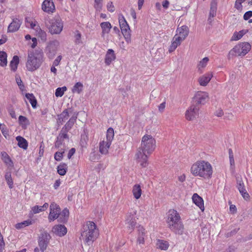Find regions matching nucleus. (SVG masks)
Returning <instances> with one entry per match:
<instances>
[{"instance_id": "nucleus-1", "label": "nucleus", "mask_w": 252, "mask_h": 252, "mask_svg": "<svg viewBox=\"0 0 252 252\" xmlns=\"http://www.w3.org/2000/svg\"><path fill=\"white\" fill-rule=\"evenodd\" d=\"M156 140L151 135H145L142 138L141 147L136 154L138 162L142 167H146L148 164V159L155 150Z\"/></svg>"}, {"instance_id": "nucleus-2", "label": "nucleus", "mask_w": 252, "mask_h": 252, "mask_svg": "<svg viewBox=\"0 0 252 252\" xmlns=\"http://www.w3.org/2000/svg\"><path fill=\"white\" fill-rule=\"evenodd\" d=\"M168 227L175 234L182 235L184 233V225L178 211L170 209L167 214L166 220Z\"/></svg>"}, {"instance_id": "nucleus-3", "label": "nucleus", "mask_w": 252, "mask_h": 252, "mask_svg": "<svg viewBox=\"0 0 252 252\" xmlns=\"http://www.w3.org/2000/svg\"><path fill=\"white\" fill-rule=\"evenodd\" d=\"M190 172L194 176L210 179L212 176L213 168L209 162L200 160L197 161L191 165Z\"/></svg>"}, {"instance_id": "nucleus-4", "label": "nucleus", "mask_w": 252, "mask_h": 252, "mask_svg": "<svg viewBox=\"0 0 252 252\" xmlns=\"http://www.w3.org/2000/svg\"><path fill=\"white\" fill-rule=\"evenodd\" d=\"M44 62V55L42 52L28 53L27 61L26 63L27 70L33 72L38 69Z\"/></svg>"}, {"instance_id": "nucleus-5", "label": "nucleus", "mask_w": 252, "mask_h": 252, "mask_svg": "<svg viewBox=\"0 0 252 252\" xmlns=\"http://www.w3.org/2000/svg\"><path fill=\"white\" fill-rule=\"evenodd\" d=\"M82 237L85 238V242L90 245L97 238L99 234L98 229L95 223L92 221H88L83 226Z\"/></svg>"}, {"instance_id": "nucleus-6", "label": "nucleus", "mask_w": 252, "mask_h": 252, "mask_svg": "<svg viewBox=\"0 0 252 252\" xmlns=\"http://www.w3.org/2000/svg\"><path fill=\"white\" fill-rule=\"evenodd\" d=\"M251 49V44L246 42H242L235 45L228 53V58L236 56L243 57Z\"/></svg>"}, {"instance_id": "nucleus-7", "label": "nucleus", "mask_w": 252, "mask_h": 252, "mask_svg": "<svg viewBox=\"0 0 252 252\" xmlns=\"http://www.w3.org/2000/svg\"><path fill=\"white\" fill-rule=\"evenodd\" d=\"M71 127H63L55 142V147L58 149H64L69 141L68 131Z\"/></svg>"}, {"instance_id": "nucleus-8", "label": "nucleus", "mask_w": 252, "mask_h": 252, "mask_svg": "<svg viewBox=\"0 0 252 252\" xmlns=\"http://www.w3.org/2000/svg\"><path fill=\"white\" fill-rule=\"evenodd\" d=\"M119 22L122 33L127 44L131 42L130 29L125 17L122 14L119 15Z\"/></svg>"}, {"instance_id": "nucleus-9", "label": "nucleus", "mask_w": 252, "mask_h": 252, "mask_svg": "<svg viewBox=\"0 0 252 252\" xmlns=\"http://www.w3.org/2000/svg\"><path fill=\"white\" fill-rule=\"evenodd\" d=\"M50 26L49 28L50 32L52 34H60L63 30V22L60 17H56L50 20Z\"/></svg>"}, {"instance_id": "nucleus-10", "label": "nucleus", "mask_w": 252, "mask_h": 252, "mask_svg": "<svg viewBox=\"0 0 252 252\" xmlns=\"http://www.w3.org/2000/svg\"><path fill=\"white\" fill-rule=\"evenodd\" d=\"M50 239L51 236L47 231H44L40 233L38 239V244L42 252L46 250Z\"/></svg>"}, {"instance_id": "nucleus-11", "label": "nucleus", "mask_w": 252, "mask_h": 252, "mask_svg": "<svg viewBox=\"0 0 252 252\" xmlns=\"http://www.w3.org/2000/svg\"><path fill=\"white\" fill-rule=\"evenodd\" d=\"M60 43L57 40L50 41L45 49L46 54L49 58L53 59L56 55Z\"/></svg>"}, {"instance_id": "nucleus-12", "label": "nucleus", "mask_w": 252, "mask_h": 252, "mask_svg": "<svg viewBox=\"0 0 252 252\" xmlns=\"http://www.w3.org/2000/svg\"><path fill=\"white\" fill-rule=\"evenodd\" d=\"M61 209L58 204L52 202L50 205V213L48 216V220L50 222L54 221L59 217Z\"/></svg>"}, {"instance_id": "nucleus-13", "label": "nucleus", "mask_w": 252, "mask_h": 252, "mask_svg": "<svg viewBox=\"0 0 252 252\" xmlns=\"http://www.w3.org/2000/svg\"><path fill=\"white\" fill-rule=\"evenodd\" d=\"M199 111L198 105H191L186 112V118L189 121L193 120L198 116Z\"/></svg>"}, {"instance_id": "nucleus-14", "label": "nucleus", "mask_w": 252, "mask_h": 252, "mask_svg": "<svg viewBox=\"0 0 252 252\" xmlns=\"http://www.w3.org/2000/svg\"><path fill=\"white\" fill-rule=\"evenodd\" d=\"M136 214V211L134 210H130L127 214L126 218V223L127 224V227H129L130 231H132L135 224L136 220L135 216Z\"/></svg>"}, {"instance_id": "nucleus-15", "label": "nucleus", "mask_w": 252, "mask_h": 252, "mask_svg": "<svg viewBox=\"0 0 252 252\" xmlns=\"http://www.w3.org/2000/svg\"><path fill=\"white\" fill-rule=\"evenodd\" d=\"M209 96L208 93L205 92L198 91L194 96V101L196 102L195 105L204 104L208 100Z\"/></svg>"}, {"instance_id": "nucleus-16", "label": "nucleus", "mask_w": 252, "mask_h": 252, "mask_svg": "<svg viewBox=\"0 0 252 252\" xmlns=\"http://www.w3.org/2000/svg\"><path fill=\"white\" fill-rule=\"evenodd\" d=\"M42 10L48 13H53L55 11V6L53 0H44L41 5Z\"/></svg>"}, {"instance_id": "nucleus-17", "label": "nucleus", "mask_w": 252, "mask_h": 252, "mask_svg": "<svg viewBox=\"0 0 252 252\" xmlns=\"http://www.w3.org/2000/svg\"><path fill=\"white\" fill-rule=\"evenodd\" d=\"M67 232V228L63 224L55 225L52 229V232L59 237L64 236Z\"/></svg>"}, {"instance_id": "nucleus-18", "label": "nucleus", "mask_w": 252, "mask_h": 252, "mask_svg": "<svg viewBox=\"0 0 252 252\" xmlns=\"http://www.w3.org/2000/svg\"><path fill=\"white\" fill-rule=\"evenodd\" d=\"M189 33V28L186 25H183L180 27H178L176 31L175 35L180 37L181 39L184 40L188 36Z\"/></svg>"}, {"instance_id": "nucleus-19", "label": "nucleus", "mask_w": 252, "mask_h": 252, "mask_svg": "<svg viewBox=\"0 0 252 252\" xmlns=\"http://www.w3.org/2000/svg\"><path fill=\"white\" fill-rule=\"evenodd\" d=\"M72 110L71 108L65 109L59 115H58V123L59 125H62L68 119L69 116L72 114Z\"/></svg>"}, {"instance_id": "nucleus-20", "label": "nucleus", "mask_w": 252, "mask_h": 252, "mask_svg": "<svg viewBox=\"0 0 252 252\" xmlns=\"http://www.w3.org/2000/svg\"><path fill=\"white\" fill-rule=\"evenodd\" d=\"M22 24V21L18 18H14L7 28L8 32H14L17 31Z\"/></svg>"}, {"instance_id": "nucleus-21", "label": "nucleus", "mask_w": 252, "mask_h": 252, "mask_svg": "<svg viewBox=\"0 0 252 252\" xmlns=\"http://www.w3.org/2000/svg\"><path fill=\"white\" fill-rule=\"evenodd\" d=\"M213 73L211 72H208L205 74L200 76L198 79V82L200 85L202 86H206L210 81L213 77Z\"/></svg>"}, {"instance_id": "nucleus-22", "label": "nucleus", "mask_w": 252, "mask_h": 252, "mask_svg": "<svg viewBox=\"0 0 252 252\" xmlns=\"http://www.w3.org/2000/svg\"><path fill=\"white\" fill-rule=\"evenodd\" d=\"M69 215V212L68 209L66 208L63 210L62 212L60 211L58 218V221L60 223H66L68 219Z\"/></svg>"}, {"instance_id": "nucleus-23", "label": "nucleus", "mask_w": 252, "mask_h": 252, "mask_svg": "<svg viewBox=\"0 0 252 252\" xmlns=\"http://www.w3.org/2000/svg\"><path fill=\"white\" fill-rule=\"evenodd\" d=\"M192 202L202 211L204 210V201L197 193H194L192 197Z\"/></svg>"}, {"instance_id": "nucleus-24", "label": "nucleus", "mask_w": 252, "mask_h": 252, "mask_svg": "<svg viewBox=\"0 0 252 252\" xmlns=\"http://www.w3.org/2000/svg\"><path fill=\"white\" fill-rule=\"evenodd\" d=\"M100 26L102 30L101 37L104 38L110 32L112 28L111 24L109 22H104L100 23Z\"/></svg>"}, {"instance_id": "nucleus-25", "label": "nucleus", "mask_w": 252, "mask_h": 252, "mask_svg": "<svg viewBox=\"0 0 252 252\" xmlns=\"http://www.w3.org/2000/svg\"><path fill=\"white\" fill-rule=\"evenodd\" d=\"M116 59V55L113 50L109 49L107 50L105 55V63L110 65Z\"/></svg>"}, {"instance_id": "nucleus-26", "label": "nucleus", "mask_w": 252, "mask_h": 252, "mask_svg": "<svg viewBox=\"0 0 252 252\" xmlns=\"http://www.w3.org/2000/svg\"><path fill=\"white\" fill-rule=\"evenodd\" d=\"M0 156L1 159L8 167H13L14 166L13 161L6 152H1Z\"/></svg>"}, {"instance_id": "nucleus-27", "label": "nucleus", "mask_w": 252, "mask_h": 252, "mask_svg": "<svg viewBox=\"0 0 252 252\" xmlns=\"http://www.w3.org/2000/svg\"><path fill=\"white\" fill-rule=\"evenodd\" d=\"M111 143L106 141H102L99 143V152L101 154L106 155L108 152V149L110 148Z\"/></svg>"}, {"instance_id": "nucleus-28", "label": "nucleus", "mask_w": 252, "mask_h": 252, "mask_svg": "<svg viewBox=\"0 0 252 252\" xmlns=\"http://www.w3.org/2000/svg\"><path fill=\"white\" fill-rule=\"evenodd\" d=\"M156 245L157 248L162 251H166L169 247V242L162 239H158Z\"/></svg>"}, {"instance_id": "nucleus-29", "label": "nucleus", "mask_w": 252, "mask_h": 252, "mask_svg": "<svg viewBox=\"0 0 252 252\" xmlns=\"http://www.w3.org/2000/svg\"><path fill=\"white\" fill-rule=\"evenodd\" d=\"M209 59L208 57H205L202 59L198 63L197 66V71L199 73H202L204 71V68L207 66Z\"/></svg>"}, {"instance_id": "nucleus-30", "label": "nucleus", "mask_w": 252, "mask_h": 252, "mask_svg": "<svg viewBox=\"0 0 252 252\" xmlns=\"http://www.w3.org/2000/svg\"><path fill=\"white\" fill-rule=\"evenodd\" d=\"M36 35L39 38L42 42H45L47 40V33L42 30L40 26H37L35 29Z\"/></svg>"}, {"instance_id": "nucleus-31", "label": "nucleus", "mask_w": 252, "mask_h": 252, "mask_svg": "<svg viewBox=\"0 0 252 252\" xmlns=\"http://www.w3.org/2000/svg\"><path fill=\"white\" fill-rule=\"evenodd\" d=\"M132 192L135 199H139L142 194V189L140 185L139 184L134 185L132 188Z\"/></svg>"}, {"instance_id": "nucleus-32", "label": "nucleus", "mask_w": 252, "mask_h": 252, "mask_svg": "<svg viewBox=\"0 0 252 252\" xmlns=\"http://www.w3.org/2000/svg\"><path fill=\"white\" fill-rule=\"evenodd\" d=\"M16 140L18 142V146L24 150H27L28 147L27 141L23 137L18 136L16 137Z\"/></svg>"}, {"instance_id": "nucleus-33", "label": "nucleus", "mask_w": 252, "mask_h": 252, "mask_svg": "<svg viewBox=\"0 0 252 252\" xmlns=\"http://www.w3.org/2000/svg\"><path fill=\"white\" fill-rule=\"evenodd\" d=\"M138 235L137 238V243L139 244H144L145 242L144 236H145V229L143 226H139L138 227Z\"/></svg>"}, {"instance_id": "nucleus-34", "label": "nucleus", "mask_w": 252, "mask_h": 252, "mask_svg": "<svg viewBox=\"0 0 252 252\" xmlns=\"http://www.w3.org/2000/svg\"><path fill=\"white\" fill-rule=\"evenodd\" d=\"M57 173L59 175L63 176L67 171V165L64 162H62L57 166Z\"/></svg>"}, {"instance_id": "nucleus-35", "label": "nucleus", "mask_w": 252, "mask_h": 252, "mask_svg": "<svg viewBox=\"0 0 252 252\" xmlns=\"http://www.w3.org/2000/svg\"><path fill=\"white\" fill-rule=\"evenodd\" d=\"M19 63V58L17 56H14L10 63V67L11 70L15 71Z\"/></svg>"}, {"instance_id": "nucleus-36", "label": "nucleus", "mask_w": 252, "mask_h": 252, "mask_svg": "<svg viewBox=\"0 0 252 252\" xmlns=\"http://www.w3.org/2000/svg\"><path fill=\"white\" fill-rule=\"evenodd\" d=\"M7 55L4 51H0V66L4 67L7 65Z\"/></svg>"}, {"instance_id": "nucleus-37", "label": "nucleus", "mask_w": 252, "mask_h": 252, "mask_svg": "<svg viewBox=\"0 0 252 252\" xmlns=\"http://www.w3.org/2000/svg\"><path fill=\"white\" fill-rule=\"evenodd\" d=\"M217 9V0H212L211 2L210 10L209 14L210 17H214L216 15Z\"/></svg>"}, {"instance_id": "nucleus-38", "label": "nucleus", "mask_w": 252, "mask_h": 252, "mask_svg": "<svg viewBox=\"0 0 252 252\" xmlns=\"http://www.w3.org/2000/svg\"><path fill=\"white\" fill-rule=\"evenodd\" d=\"M32 223L31 220L28 219L21 222L17 223L15 224V227L17 229H21L26 226H28L32 224Z\"/></svg>"}, {"instance_id": "nucleus-39", "label": "nucleus", "mask_w": 252, "mask_h": 252, "mask_svg": "<svg viewBox=\"0 0 252 252\" xmlns=\"http://www.w3.org/2000/svg\"><path fill=\"white\" fill-rule=\"evenodd\" d=\"M114 130L112 127H109L106 132V141L111 144L114 138Z\"/></svg>"}, {"instance_id": "nucleus-40", "label": "nucleus", "mask_w": 252, "mask_h": 252, "mask_svg": "<svg viewBox=\"0 0 252 252\" xmlns=\"http://www.w3.org/2000/svg\"><path fill=\"white\" fill-rule=\"evenodd\" d=\"M83 88V85L82 83L79 82H77L72 89V92L73 93H77L79 94L82 91Z\"/></svg>"}, {"instance_id": "nucleus-41", "label": "nucleus", "mask_w": 252, "mask_h": 252, "mask_svg": "<svg viewBox=\"0 0 252 252\" xmlns=\"http://www.w3.org/2000/svg\"><path fill=\"white\" fill-rule=\"evenodd\" d=\"M5 179L7 182V184L10 189L13 188V182L11 177V174L10 172H7L5 174Z\"/></svg>"}, {"instance_id": "nucleus-42", "label": "nucleus", "mask_w": 252, "mask_h": 252, "mask_svg": "<svg viewBox=\"0 0 252 252\" xmlns=\"http://www.w3.org/2000/svg\"><path fill=\"white\" fill-rule=\"evenodd\" d=\"M26 98L29 100L31 103L32 107L34 108L36 105V100L32 94H26Z\"/></svg>"}, {"instance_id": "nucleus-43", "label": "nucleus", "mask_w": 252, "mask_h": 252, "mask_svg": "<svg viewBox=\"0 0 252 252\" xmlns=\"http://www.w3.org/2000/svg\"><path fill=\"white\" fill-rule=\"evenodd\" d=\"M60 151L56 152L54 154V159L57 161H61L63 157V154L65 152V149H59Z\"/></svg>"}, {"instance_id": "nucleus-44", "label": "nucleus", "mask_w": 252, "mask_h": 252, "mask_svg": "<svg viewBox=\"0 0 252 252\" xmlns=\"http://www.w3.org/2000/svg\"><path fill=\"white\" fill-rule=\"evenodd\" d=\"M67 90V88L65 87V86H63V87H59V88H58L56 90V92H55V95L57 97H62L64 92Z\"/></svg>"}, {"instance_id": "nucleus-45", "label": "nucleus", "mask_w": 252, "mask_h": 252, "mask_svg": "<svg viewBox=\"0 0 252 252\" xmlns=\"http://www.w3.org/2000/svg\"><path fill=\"white\" fill-rule=\"evenodd\" d=\"M228 155H229V162H230V167L231 168H234L235 167V161H234L233 153L232 150L231 149H229Z\"/></svg>"}, {"instance_id": "nucleus-46", "label": "nucleus", "mask_w": 252, "mask_h": 252, "mask_svg": "<svg viewBox=\"0 0 252 252\" xmlns=\"http://www.w3.org/2000/svg\"><path fill=\"white\" fill-rule=\"evenodd\" d=\"M94 7L97 11L100 12L102 8V0H94Z\"/></svg>"}, {"instance_id": "nucleus-47", "label": "nucleus", "mask_w": 252, "mask_h": 252, "mask_svg": "<svg viewBox=\"0 0 252 252\" xmlns=\"http://www.w3.org/2000/svg\"><path fill=\"white\" fill-rule=\"evenodd\" d=\"M237 188L240 191L241 189H245L244 183L241 178H237Z\"/></svg>"}, {"instance_id": "nucleus-48", "label": "nucleus", "mask_w": 252, "mask_h": 252, "mask_svg": "<svg viewBox=\"0 0 252 252\" xmlns=\"http://www.w3.org/2000/svg\"><path fill=\"white\" fill-rule=\"evenodd\" d=\"M77 119V115L74 113L71 117L70 118L69 121L67 123V125H65V126H72L74 125L75 123L76 122Z\"/></svg>"}, {"instance_id": "nucleus-49", "label": "nucleus", "mask_w": 252, "mask_h": 252, "mask_svg": "<svg viewBox=\"0 0 252 252\" xmlns=\"http://www.w3.org/2000/svg\"><path fill=\"white\" fill-rule=\"evenodd\" d=\"M32 214H35L40 212H43V209L41 208V206L35 205L32 208Z\"/></svg>"}, {"instance_id": "nucleus-50", "label": "nucleus", "mask_w": 252, "mask_h": 252, "mask_svg": "<svg viewBox=\"0 0 252 252\" xmlns=\"http://www.w3.org/2000/svg\"><path fill=\"white\" fill-rule=\"evenodd\" d=\"M178 46L179 45L172 39L171 44L169 47V52L170 53L173 52Z\"/></svg>"}, {"instance_id": "nucleus-51", "label": "nucleus", "mask_w": 252, "mask_h": 252, "mask_svg": "<svg viewBox=\"0 0 252 252\" xmlns=\"http://www.w3.org/2000/svg\"><path fill=\"white\" fill-rule=\"evenodd\" d=\"M27 24H29L30 26V28L32 29H33L35 31L36 28L37 26H39L37 24V22L34 20H30L29 21H27Z\"/></svg>"}, {"instance_id": "nucleus-52", "label": "nucleus", "mask_w": 252, "mask_h": 252, "mask_svg": "<svg viewBox=\"0 0 252 252\" xmlns=\"http://www.w3.org/2000/svg\"><path fill=\"white\" fill-rule=\"evenodd\" d=\"M81 38V33L78 31H76L75 35V42L76 44H79L82 43Z\"/></svg>"}, {"instance_id": "nucleus-53", "label": "nucleus", "mask_w": 252, "mask_h": 252, "mask_svg": "<svg viewBox=\"0 0 252 252\" xmlns=\"http://www.w3.org/2000/svg\"><path fill=\"white\" fill-rule=\"evenodd\" d=\"M16 81L17 85L19 86V89L23 91L24 89V86L23 84L22 81L21 80L20 77L17 76L16 77Z\"/></svg>"}, {"instance_id": "nucleus-54", "label": "nucleus", "mask_w": 252, "mask_h": 252, "mask_svg": "<svg viewBox=\"0 0 252 252\" xmlns=\"http://www.w3.org/2000/svg\"><path fill=\"white\" fill-rule=\"evenodd\" d=\"M106 7L108 11L110 12H113L115 11V8L112 1L108 2Z\"/></svg>"}, {"instance_id": "nucleus-55", "label": "nucleus", "mask_w": 252, "mask_h": 252, "mask_svg": "<svg viewBox=\"0 0 252 252\" xmlns=\"http://www.w3.org/2000/svg\"><path fill=\"white\" fill-rule=\"evenodd\" d=\"M242 38L241 36L239 34V33H238V32H235L232 37H231V40H233V41H237V40H239L240 39H241Z\"/></svg>"}, {"instance_id": "nucleus-56", "label": "nucleus", "mask_w": 252, "mask_h": 252, "mask_svg": "<svg viewBox=\"0 0 252 252\" xmlns=\"http://www.w3.org/2000/svg\"><path fill=\"white\" fill-rule=\"evenodd\" d=\"M28 121V119L26 117L23 116H20L19 117V122L20 125H26L27 123V122Z\"/></svg>"}, {"instance_id": "nucleus-57", "label": "nucleus", "mask_w": 252, "mask_h": 252, "mask_svg": "<svg viewBox=\"0 0 252 252\" xmlns=\"http://www.w3.org/2000/svg\"><path fill=\"white\" fill-rule=\"evenodd\" d=\"M252 17V11H248L247 12H246L244 16H243V18L245 20L247 21V20H249V19L250 18H251Z\"/></svg>"}, {"instance_id": "nucleus-58", "label": "nucleus", "mask_w": 252, "mask_h": 252, "mask_svg": "<svg viewBox=\"0 0 252 252\" xmlns=\"http://www.w3.org/2000/svg\"><path fill=\"white\" fill-rule=\"evenodd\" d=\"M242 2L236 0L235 3L234 7L238 10L241 11L242 9Z\"/></svg>"}, {"instance_id": "nucleus-59", "label": "nucleus", "mask_w": 252, "mask_h": 252, "mask_svg": "<svg viewBox=\"0 0 252 252\" xmlns=\"http://www.w3.org/2000/svg\"><path fill=\"white\" fill-rule=\"evenodd\" d=\"M62 59V56L61 55L58 56L56 59L54 61L53 64L54 66H58L59 65L61 60Z\"/></svg>"}, {"instance_id": "nucleus-60", "label": "nucleus", "mask_w": 252, "mask_h": 252, "mask_svg": "<svg viewBox=\"0 0 252 252\" xmlns=\"http://www.w3.org/2000/svg\"><path fill=\"white\" fill-rule=\"evenodd\" d=\"M75 151L76 150L74 148H72L69 150L67 154V158L68 159H70L71 158L72 156L75 154Z\"/></svg>"}, {"instance_id": "nucleus-61", "label": "nucleus", "mask_w": 252, "mask_h": 252, "mask_svg": "<svg viewBox=\"0 0 252 252\" xmlns=\"http://www.w3.org/2000/svg\"><path fill=\"white\" fill-rule=\"evenodd\" d=\"M174 41H175L176 43H177L179 45L181 44V42L184 40L180 38V37L177 36V35H175L172 39Z\"/></svg>"}, {"instance_id": "nucleus-62", "label": "nucleus", "mask_w": 252, "mask_h": 252, "mask_svg": "<svg viewBox=\"0 0 252 252\" xmlns=\"http://www.w3.org/2000/svg\"><path fill=\"white\" fill-rule=\"evenodd\" d=\"M166 106V102L164 101L162 102L158 107V111L160 112H163Z\"/></svg>"}, {"instance_id": "nucleus-63", "label": "nucleus", "mask_w": 252, "mask_h": 252, "mask_svg": "<svg viewBox=\"0 0 252 252\" xmlns=\"http://www.w3.org/2000/svg\"><path fill=\"white\" fill-rule=\"evenodd\" d=\"M239 230V228L234 229L233 230L231 231L230 232H228L227 233V234H226L227 237H230L231 236H232V235L235 234L236 233H237V232Z\"/></svg>"}, {"instance_id": "nucleus-64", "label": "nucleus", "mask_w": 252, "mask_h": 252, "mask_svg": "<svg viewBox=\"0 0 252 252\" xmlns=\"http://www.w3.org/2000/svg\"><path fill=\"white\" fill-rule=\"evenodd\" d=\"M61 181L60 179H58V180H56V181L54 183V185H53V187H54V189H58V188L59 187V186L61 185Z\"/></svg>"}]
</instances>
